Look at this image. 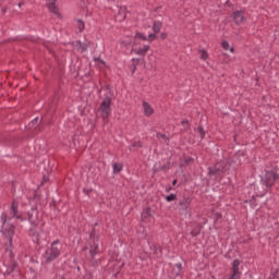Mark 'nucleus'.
Wrapping results in <instances>:
<instances>
[{"label": "nucleus", "mask_w": 279, "mask_h": 279, "mask_svg": "<svg viewBox=\"0 0 279 279\" xmlns=\"http://www.w3.org/2000/svg\"><path fill=\"white\" fill-rule=\"evenodd\" d=\"M15 266H16L15 262H11V266H10V268H8L7 272H9V274L12 272V270H14Z\"/></svg>", "instance_id": "obj_27"}, {"label": "nucleus", "mask_w": 279, "mask_h": 279, "mask_svg": "<svg viewBox=\"0 0 279 279\" xmlns=\"http://www.w3.org/2000/svg\"><path fill=\"white\" fill-rule=\"evenodd\" d=\"M160 37L161 39H167V33H161Z\"/></svg>", "instance_id": "obj_33"}, {"label": "nucleus", "mask_w": 279, "mask_h": 279, "mask_svg": "<svg viewBox=\"0 0 279 279\" xmlns=\"http://www.w3.org/2000/svg\"><path fill=\"white\" fill-rule=\"evenodd\" d=\"M75 48L77 50H80L81 52H84L85 50H87L88 44H81V43H78V44H76Z\"/></svg>", "instance_id": "obj_17"}, {"label": "nucleus", "mask_w": 279, "mask_h": 279, "mask_svg": "<svg viewBox=\"0 0 279 279\" xmlns=\"http://www.w3.org/2000/svg\"><path fill=\"white\" fill-rule=\"evenodd\" d=\"M77 28H78L80 33H82L84 31L85 24L82 20L77 21Z\"/></svg>", "instance_id": "obj_22"}, {"label": "nucleus", "mask_w": 279, "mask_h": 279, "mask_svg": "<svg viewBox=\"0 0 279 279\" xmlns=\"http://www.w3.org/2000/svg\"><path fill=\"white\" fill-rule=\"evenodd\" d=\"M142 220L144 222H153L154 221V216L151 214L150 208H146L142 211Z\"/></svg>", "instance_id": "obj_10"}, {"label": "nucleus", "mask_w": 279, "mask_h": 279, "mask_svg": "<svg viewBox=\"0 0 279 279\" xmlns=\"http://www.w3.org/2000/svg\"><path fill=\"white\" fill-rule=\"evenodd\" d=\"M133 146H142L141 142H135V144H133Z\"/></svg>", "instance_id": "obj_34"}, {"label": "nucleus", "mask_w": 279, "mask_h": 279, "mask_svg": "<svg viewBox=\"0 0 279 279\" xmlns=\"http://www.w3.org/2000/svg\"><path fill=\"white\" fill-rule=\"evenodd\" d=\"M157 137H158L159 140H163L165 142H168L167 135H163L162 133H158Z\"/></svg>", "instance_id": "obj_26"}, {"label": "nucleus", "mask_w": 279, "mask_h": 279, "mask_svg": "<svg viewBox=\"0 0 279 279\" xmlns=\"http://www.w3.org/2000/svg\"><path fill=\"white\" fill-rule=\"evenodd\" d=\"M209 54L208 52H206V50H199V58L203 60V61H206L208 59Z\"/></svg>", "instance_id": "obj_18"}, {"label": "nucleus", "mask_w": 279, "mask_h": 279, "mask_svg": "<svg viewBox=\"0 0 279 279\" xmlns=\"http://www.w3.org/2000/svg\"><path fill=\"white\" fill-rule=\"evenodd\" d=\"M19 7H22V2H20Z\"/></svg>", "instance_id": "obj_38"}, {"label": "nucleus", "mask_w": 279, "mask_h": 279, "mask_svg": "<svg viewBox=\"0 0 279 279\" xmlns=\"http://www.w3.org/2000/svg\"><path fill=\"white\" fill-rule=\"evenodd\" d=\"M143 109H144L145 116L149 117V116L154 114L155 109H154V107H151V105H149V102L144 101Z\"/></svg>", "instance_id": "obj_14"}, {"label": "nucleus", "mask_w": 279, "mask_h": 279, "mask_svg": "<svg viewBox=\"0 0 279 279\" xmlns=\"http://www.w3.org/2000/svg\"><path fill=\"white\" fill-rule=\"evenodd\" d=\"M122 168V163H113V172H121Z\"/></svg>", "instance_id": "obj_21"}, {"label": "nucleus", "mask_w": 279, "mask_h": 279, "mask_svg": "<svg viewBox=\"0 0 279 279\" xmlns=\"http://www.w3.org/2000/svg\"><path fill=\"white\" fill-rule=\"evenodd\" d=\"M161 28V22H155L153 26L154 34L148 35V41H154L156 39V33H160Z\"/></svg>", "instance_id": "obj_8"}, {"label": "nucleus", "mask_w": 279, "mask_h": 279, "mask_svg": "<svg viewBox=\"0 0 279 279\" xmlns=\"http://www.w3.org/2000/svg\"><path fill=\"white\" fill-rule=\"evenodd\" d=\"M1 219L3 220L2 225V233L9 238L10 242H12V238L14 235L15 227L11 225L7 214H2Z\"/></svg>", "instance_id": "obj_4"}, {"label": "nucleus", "mask_w": 279, "mask_h": 279, "mask_svg": "<svg viewBox=\"0 0 279 279\" xmlns=\"http://www.w3.org/2000/svg\"><path fill=\"white\" fill-rule=\"evenodd\" d=\"M98 65L99 68H102L104 65H106V63L104 61H100V59H98Z\"/></svg>", "instance_id": "obj_31"}, {"label": "nucleus", "mask_w": 279, "mask_h": 279, "mask_svg": "<svg viewBox=\"0 0 279 279\" xmlns=\"http://www.w3.org/2000/svg\"><path fill=\"white\" fill-rule=\"evenodd\" d=\"M37 220H38V210L33 208L28 211V221L32 225H36Z\"/></svg>", "instance_id": "obj_12"}, {"label": "nucleus", "mask_w": 279, "mask_h": 279, "mask_svg": "<svg viewBox=\"0 0 279 279\" xmlns=\"http://www.w3.org/2000/svg\"><path fill=\"white\" fill-rule=\"evenodd\" d=\"M199 231H192V235H197Z\"/></svg>", "instance_id": "obj_35"}, {"label": "nucleus", "mask_w": 279, "mask_h": 279, "mask_svg": "<svg viewBox=\"0 0 279 279\" xmlns=\"http://www.w3.org/2000/svg\"><path fill=\"white\" fill-rule=\"evenodd\" d=\"M128 15V7H117L114 19L117 22H124Z\"/></svg>", "instance_id": "obj_6"}, {"label": "nucleus", "mask_w": 279, "mask_h": 279, "mask_svg": "<svg viewBox=\"0 0 279 279\" xmlns=\"http://www.w3.org/2000/svg\"><path fill=\"white\" fill-rule=\"evenodd\" d=\"M233 19L236 24H243V22H245V20H246L245 15L242 11H235L233 13Z\"/></svg>", "instance_id": "obj_11"}, {"label": "nucleus", "mask_w": 279, "mask_h": 279, "mask_svg": "<svg viewBox=\"0 0 279 279\" xmlns=\"http://www.w3.org/2000/svg\"><path fill=\"white\" fill-rule=\"evenodd\" d=\"M39 124V120L38 118H35V120H33V122H31V124H28L29 129H36V126Z\"/></svg>", "instance_id": "obj_20"}, {"label": "nucleus", "mask_w": 279, "mask_h": 279, "mask_svg": "<svg viewBox=\"0 0 279 279\" xmlns=\"http://www.w3.org/2000/svg\"><path fill=\"white\" fill-rule=\"evenodd\" d=\"M177 198V194H169L168 196H166V201L171 202V201H175Z\"/></svg>", "instance_id": "obj_23"}, {"label": "nucleus", "mask_w": 279, "mask_h": 279, "mask_svg": "<svg viewBox=\"0 0 279 279\" xmlns=\"http://www.w3.org/2000/svg\"><path fill=\"white\" fill-rule=\"evenodd\" d=\"M11 211H12V215L15 217V218H20L21 220H23L21 214L17 213V203L16 201L13 202V205L11 207Z\"/></svg>", "instance_id": "obj_15"}, {"label": "nucleus", "mask_w": 279, "mask_h": 279, "mask_svg": "<svg viewBox=\"0 0 279 279\" xmlns=\"http://www.w3.org/2000/svg\"><path fill=\"white\" fill-rule=\"evenodd\" d=\"M61 251H62L61 242H59V240H54L50 248L46 251V260L50 262L51 259H56V257L60 255Z\"/></svg>", "instance_id": "obj_3"}, {"label": "nucleus", "mask_w": 279, "mask_h": 279, "mask_svg": "<svg viewBox=\"0 0 279 279\" xmlns=\"http://www.w3.org/2000/svg\"><path fill=\"white\" fill-rule=\"evenodd\" d=\"M221 46H222V48H223L225 50H229V48H230L229 41H222Z\"/></svg>", "instance_id": "obj_25"}, {"label": "nucleus", "mask_w": 279, "mask_h": 279, "mask_svg": "<svg viewBox=\"0 0 279 279\" xmlns=\"http://www.w3.org/2000/svg\"><path fill=\"white\" fill-rule=\"evenodd\" d=\"M121 44H122V46H131L132 39L131 38L123 39V41Z\"/></svg>", "instance_id": "obj_24"}, {"label": "nucleus", "mask_w": 279, "mask_h": 279, "mask_svg": "<svg viewBox=\"0 0 279 279\" xmlns=\"http://www.w3.org/2000/svg\"><path fill=\"white\" fill-rule=\"evenodd\" d=\"M99 113H100L104 122H106V123L109 122V116H111V113H112L110 96H107L100 104Z\"/></svg>", "instance_id": "obj_2"}, {"label": "nucleus", "mask_w": 279, "mask_h": 279, "mask_svg": "<svg viewBox=\"0 0 279 279\" xmlns=\"http://www.w3.org/2000/svg\"><path fill=\"white\" fill-rule=\"evenodd\" d=\"M190 203H191L190 198H183L182 201H180V205L182 209H187L190 206Z\"/></svg>", "instance_id": "obj_16"}, {"label": "nucleus", "mask_w": 279, "mask_h": 279, "mask_svg": "<svg viewBox=\"0 0 279 279\" xmlns=\"http://www.w3.org/2000/svg\"><path fill=\"white\" fill-rule=\"evenodd\" d=\"M197 132L199 133L201 137H205V131L202 126H198Z\"/></svg>", "instance_id": "obj_28"}, {"label": "nucleus", "mask_w": 279, "mask_h": 279, "mask_svg": "<svg viewBox=\"0 0 279 279\" xmlns=\"http://www.w3.org/2000/svg\"><path fill=\"white\" fill-rule=\"evenodd\" d=\"M175 183H177V179H174V181H173V185H175Z\"/></svg>", "instance_id": "obj_37"}, {"label": "nucleus", "mask_w": 279, "mask_h": 279, "mask_svg": "<svg viewBox=\"0 0 279 279\" xmlns=\"http://www.w3.org/2000/svg\"><path fill=\"white\" fill-rule=\"evenodd\" d=\"M9 253H10V255H12V251H10Z\"/></svg>", "instance_id": "obj_39"}, {"label": "nucleus", "mask_w": 279, "mask_h": 279, "mask_svg": "<svg viewBox=\"0 0 279 279\" xmlns=\"http://www.w3.org/2000/svg\"><path fill=\"white\" fill-rule=\"evenodd\" d=\"M33 240L36 242H40V238L38 235H33Z\"/></svg>", "instance_id": "obj_32"}, {"label": "nucleus", "mask_w": 279, "mask_h": 279, "mask_svg": "<svg viewBox=\"0 0 279 279\" xmlns=\"http://www.w3.org/2000/svg\"><path fill=\"white\" fill-rule=\"evenodd\" d=\"M97 251H98V245H95V246L90 247V254L92 255H95L97 253Z\"/></svg>", "instance_id": "obj_29"}, {"label": "nucleus", "mask_w": 279, "mask_h": 279, "mask_svg": "<svg viewBox=\"0 0 279 279\" xmlns=\"http://www.w3.org/2000/svg\"><path fill=\"white\" fill-rule=\"evenodd\" d=\"M181 270H182V264H175L173 268L174 275H180Z\"/></svg>", "instance_id": "obj_19"}, {"label": "nucleus", "mask_w": 279, "mask_h": 279, "mask_svg": "<svg viewBox=\"0 0 279 279\" xmlns=\"http://www.w3.org/2000/svg\"><path fill=\"white\" fill-rule=\"evenodd\" d=\"M3 13H5V10H3Z\"/></svg>", "instance_id": "obj_40"}, {"label": "nucleus", "mask_w": 279, "mask_h": 279, "mask_svg": "<svg viewBox=\"0 0 279 279\" xmlns=\"http://www.w3.org/2000/svg\"><path fill=\"white\" fill-rule=\"evenodd\" d=\"M56 2H57V0H48L47 7H48V9H49V11H50L51 13H54V14H57V15H60L59 9H58Z\"/></svg>", "instance_id": "obj_13"}, {"label": "nucleus", "mask_w": 279, "mask_h": 279, "mask_svg": "<svg viewBox=\"0 0 279 279\" xmlns=\"http://www.w3.org/2000/svg\"><path fill=\"white\" fill-rule=\"evenodd\" d=\"M227 165L225 161H220L218 163L215 165V168H210L209 170V174H216V175H219L221 174L222 172H226L227 170Z\"/></svg>", "instance_id": "obj_7"}, {"label": "nucleus", "mask_w": 279, "mask_h": 279, "mask_svg": "<svg viewBox=\"0 0 279 279\" xmlns=\"http://www.w3.org/2000/svg\"><path fill=\"white\" fill-rule=\"evenodd\" d=\"M233 274L231 275L230 279H239L240 272V259H234L233 265Z\"/></svg>", "instance_id": "obj_9"}, {"label": "nucleus", "mask_w": 279, "mask_h": 279, "mask_svg": "<svg viewBox=\"0 0 279 279\" xmlns=\"http://www.w3.org/2000/svg\"><path fill=\"white\" fill-rule=\"evenodd\" d=\"M141 39L143 41H146L147 37L145 35H143L142 33H136L134 40H133L134 46H133L132 50L135 54L145 57V54H147V52L149 51V46H142L138 48L137 44Z\"/></svg>", "instance_id": "obj_1"}, {"label": "nucleus", "mask_w": 279, "mask_h": 279, "mask_svg": "<svg viewBox=\"0 0 279 279\" xmlns=\"http://www.w3.org/2000/svg\"><path fill=\"white\" fill-rule=\"evenodd\" d=\"M230 52H234V48H230Z\"/></svg>", "instance_id": "obj_36"}, {"label": "nucleus", "mask_w": 279, "mask_h": 279, "mask_svg": "<svg viewBox=\"0 0 279 279\" xmlns=\"http://www.w3.org/2000/svg\"><path fill=\"white\" fill-rule=\"evenodd\" d=\"M155 253H156L157 257H160V255H162V248H160V247L156 248Z\"/></svg>", "instance_id": "obj_30"}, {"label": "nucleus", "mask_w": 279, "mask_h": 279, "mask_svg": "<svg viewBox=\"0 0 279 279\" xmlns=\"http://www.w3.org/2000/svg\"><path fill=\"white\" fill-rule=\"evenodd\" d=\"M279 179V174H276L274 171L266 172L265 177L262 179V183L266 185V187H271L275 181Z\"/></svg>", "instance_id": "obj_5"}]
</instances>
